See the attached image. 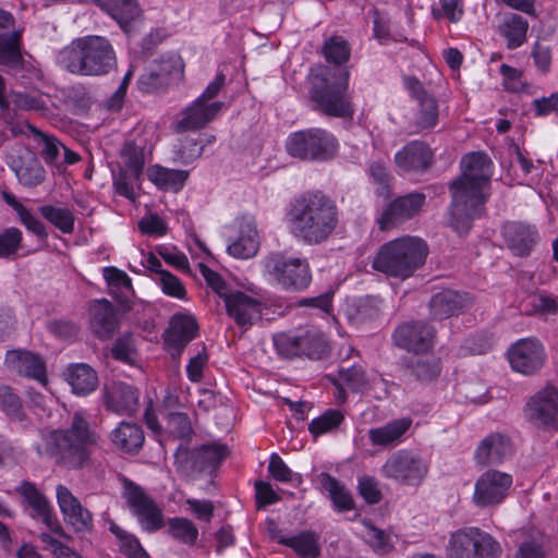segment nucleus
<instances>
[{
	"instance_id": "1",
	"label": "nucleus",
	"mask_w": 558,
	"mask_h": 558,
	"mask_svg": "<svg viewBox=\"0 0 558 558\" xmlns=\"http://www.w3.org/2000/svg\"><path fill=\"white\" fill-rule=\"evenodd\" d=\"M322 53L333 66L319 65L308 76L314 108L329 117H351L354 110L348 95L350 72L342 66L350 59V45L342 36L333 35L325 40Z\"/></svg>"
},
{
	"instance_id": "2",
	"label": "nucleus",
	"mask_w": 558,
	"mask_h": 558,
	"mask_svg": "<svg viewBox=\"0 0 558 558\" xmlns=\"http://www.w3.org/2000/svg\"><path fill=\"white\" fill-rule=\"evenodd\" d=\"M492 167L493 162L485 153H470L461 160V174L449 184V225L459 235H466L474 220L484 211L487 199L485 190L489 186Z\"/></svg>"
},
{
	"instance_id": "3",
	"label": "nucleus",
	"mask_w": 558,
	"mask_h": 558,
	"mask_svg": "<svg viewBox=\"0 0 558 558\" xmlns=\"http://www.w3.org/2000/svg\"><path fill=\"white\" fill-rule=\"evenodd\" d=\"M100 441L89 421L82 412H75L68 427L43 430L34 448L39 457L51 459L61 468L81 470L90 463Z\"/></svg>"
},
{
	"instance_id": "4",
	"label": "nucleus",
	"mask_w": 558,
	"mask_h": 558,
	"mask_svg": "<svg viewBox=\"0 0 558 558\" xmlns=\"http://www.w3.org/2000/svg\"><path fill=\"white\" fill-rule=\"evenodd\" d=\"M291 231L307 245H319L331 238L340 222L336 202L322 191L303 193L289 210Z\"/></svg>"
},
{
	"instance_id": "5",
	"label": "nucleus",
	"mask_w": 558,
	"mask_h": 558,
	"mask_svg": "<svg viewBox=\"0 0 558 558\" xmlns=\"http://www.w3.org/2000/svg\"><path fill=\"white\" fill-rule=\"evenodd\" d=\"M58 63L72 74L100 76L116 65V52L109 40L101 36L74 39L57 56Z\"/></svg>"
},
{
	"instance_id": "6",
	"label": "nucleus",
	"mask_w": 558,
	"mask_h": 558,
	"mask_svg": "<svg viewBox=\"0 0 558 558\" xmlns=\"http://www.w3.org/2000/svg\"><path fill=\"white\" fill-rule=\"evenodd\" d=\"M427 255L428 246L424 240L402 236L383 244L372 266L389 277L407 279L425 264Z\"/></svg>"
},
{
	"instance_id": "7",
	"label": "nucleus",
	"mask_w": 558,
	"mask_h": 558,
	"mask_svg": "<svg viewBox=\"0 0 558 558\" xmlns=\"http://www.w3.org/2000/svg\"><path fill=\"white\" fill-rule=\"evenodd\" d=\"M229 453L225 444L210 442L195 448L180 444L174 452V465L181 476L194 481L202 475H211Z\"/></svg>"
},
{
	"instance_id": "8",
	"label": "nucleus",
	"mask_w": 558,
	"mask_h": 558,
	"mask_svg": "<svg viewBox=\"0 0 558 558\" xmlns=\"http://www.w3.org/2000/svg\"><path fill=\"white\" fill-rule=\"evenodd\" d=\"M274 344L278 354L284 359L306 356L319 361L327 359L331 351L326 336L316 328L277 333L274 336Z\"/></svg>"
},
{
	"instance_id": "9",
	"label": "nucleus",
	"mask_w": 558,
	"mask_h": 558,
	"mask_svg": "<svg viewBox=\"0 0 558 558\" xmlns=\"http://www.w3.org/2000/svg\"><path fill=\"white\" fill-rule=\"evenodd\" d=\"M501 555L500 543L478 527H464L452 533L447 547L449 558H500Z\"/></svg>"
},
{
	"instance_id": "10",
	"label": "nucleus",
	"mask_w": 558,
	"mask_h": 558,
	"mask_svg": "<svg viewBox=\"0 0 558 558\" xmlns=\"http://www.w3.org/2000/svg\"><path fill=\"white\" fill-rule=\"evenodd\" d=\"M289 155L302 160H328L338 149L335 136L319 128L292 133L286 144Z\"/></svg>"
},
{
	"instance_id": "11",
	"label": "nucleus",
	"mask_w": 558,
	"mask_h": 558,
	"mask_svg": "<svg viewBox=\"0 0 558 558\" xmlns=\"http://www.w3.org/2000/svg\"><path fill=\"white\" fill-rule=\"evenodd\" d=\"M264 268L286 290L302 291L312 280L310 264L305 258L272 253L265 258Z\"/></svg>"
},
{
	"instance_id": "12",
	"label": "nucleus",
	"mask_w": 558,
	"mask_h": 558,
	"mask_svg": "<svg viewBox=\"0 0 558 558\" xmlns=\"http://www.w3.org/2000/svg\"><path fill=\"white\" fill-rule=\"evenodd\" d=\"M428 471V463L420 454L404 449L391 453L381 466L384 477L412 487L421 486Z\"/></svg>"
},
{
	"instance_id": "13",
	"label": "nucleus",
	"mask_w": 558,
	"mask_h": 558,
	"mask_svg": "<svg viewBox=\"0 0 558 558\" xmlns=\"http://www.w3.org/2000/svg\"><path fill=\"white\" fill-rule=\"evenodd\" d=\"M512 483L511 474L488 469L475 482L473 502L480 508L498 506L508 497Z\"/></svg>"
},
{
	"instance_id": "14",
	"label": "nucleus",
	"mask_w": 558,
	"mask_h": 558,
	"mask_svg": "<svg viewBox=\"0 0 558 558\" xmlns=\"http://www.w3.org/2000/svg\"><path fill=\"white\" fill-rule=\"evenodd\" d=\"M435 338V328L423 320L403 323L392 333V340L397 347L415 354L430 351L434 347Z\"/></svg>"
},
{
	"instance_id": "15",
	"label": "nucleus",
	"mask_w": 558,
	"mask_h": 558,
	"mask_svg": "<svg viewBox=\"0 0 558 558\" xmlns=\"http://www.w3.org/2000/svg\"><path fill=\"white\" fill-rule=\"evenodd\" d=\"M124 497L145 531L155 532L162 526L161 510L141 486L125 481Z\"/></svg>"
},
{
	"instance_id": "16",
	"label": "nucleus",
	"mask_w": 558,
	"mask_h": 558,
	"mask_svg": "<svg viewBox=\"0 0 558 558\" xmlns=\"http://www.w3.org/2000/svg\"><path fill=\"white\" fill-rule=\"evenodd\" d=\"M508 360L513 371L532 375L544 364L545 354L541 342L533 338L518 340L508 351Z\"/></svg>"
},
{
	"instance_id": "17",
	"label": "nucleus",
	"mask_w": 558,
	"mask_h": 558,
	"mask_svg": "<svg viewBox=\"0 0 558 558\" xmlns=\"http://www.w3.org/2000/svg\"><path fill=\"white\" fill-rule=\"evenodd\" d=\"M423 193L413 192L397 197L388 204L378 219L379 229L388 230L415 217L425 204Z\"/></svg>"
},
{
	"instance_id": "18",
	"label": "nucleus",
	"mask_w": 558,
	"mask_h": 558,
	"mask_svg": "<svg viewBox=\"0 0 558 558\" xmlns=\"http://www.w3.org/2000/svg\"><path fill=\"white\" fill-rule=\"evenodd\" d=\"M529 416L537 425L558 429V389L547 386L527 403Z\"/></svg>"
},
{
	"instance_id": "19",
	"label": "nucleus",
	"mask_w": 558,
	"mask_h": 558,
	"mask_svg": "<svg viewBox=\"0 0 558 558\" xmlns=\"http://www.w3.org/2000/svg\"><path fill=\"white\" fill-rule=\"evenodd\" d=\"M404 84L412 97L417 101L415 124L421 130L433 129L438 123L439 108L436 98L414 76L404 78Z\"/></svg>"
},
{
	"instance_id": "20",
	"label": "nucleus",
	"mask_w": 558,
	"mask_h": 558,
	"mask_svg": "<svg viewBox=\"0 0 558 558\" xmlns=\"http://www.w3.org/2000/svg\"><path fill=\"white\" fill-rule=\"evenodd\" d=\"M225 304L228 315L241 328L247 329L262 318V303L242 291L228 294Z\"/></svg>"
},
{
	"instance_id": "21",
	"label": "nucleus",
	"mask_w": 558,
	"mask_h": 558,
	"mask_svg": "<svg viewBox=\"0 0 558 558\" xmlns=\"http://www.w3.org/2000/svg\"><path fill=\"white\" fill-rule=\"evenodd\" d=\"M57 499L64 521L71 525L75 532L85 533L92 531V513L81 505L78 499L73 496L68 487L63 485L57 486Z\"/></svg>"
},
{
	"instance_id": "22",
	"label": "nucleus",
	"mask_w": 558,
	"mask_h": 558,
	"mask_svg": "<svg viewBox=\"0 0 558 558\" xmlns=\"http://www.w3.org/2000/svg\"><path fill=\"white\" fill-rule=\"evenodd\" d=\"M512 454V442L508 435L492 433L477 446L474 460L477 465H499Z\"/></svg>"
},
{
	"instance_id": "23",
	"label": "nucleus",
	"mask_w": 558,
	"mask_h": 558,
	"mask_svg": "<svg viewBox=\"0 0 558 558\" xmlns=\"http://www.w3.org/2000/svg\"><path fill=\"white\" fill-rule=\"evenodd\" d=\"M502 236L509 250L520 257L530 255L538 241L536 228L520 221L505 223Z\"/></svg>"
},
{
	"instance_id": "24",
	"label": "nucleus",
	"mask_w": 558,
	"mask_h": 558,
	"mask_svg": "<svg viewBox=\"0 0 558 558\" xmlns=\"http://www.w3.org/2000/svg\"><path fill=\"white\" fill-rule=\"evenodd\" d=\"M198 325L194 317L175 314L171 317L165 332V342L173 350L172 356H179L189 342L197 336Z\"/></svg>"
},
{
	"instance_id": "25",
	"label": "nucleus",
	"mask_w": 558,
	"mask_h": 558,
	"mask_svg": "<svg viewBox=\"0 0 558 558\" xmlns=\"http://www.w3.org/2000/svg\"><path fill=\"white\" fill-rule=\"evenodd\" d=\"M222 105L221 101L209 104L197 98L183 111L182 118L174 125L175 132L184 133L204 128L208 122L215 119L221 110Z\"/></svg>"
},
{
	"instance_id": "26",
	"label": "nucleus",
	"mask_w": 558,
	"mask_h": 558,
	"mask_svg": "<svg viewBox=\"0 0 558 558\" xmlns=\"http://www.w3.org/2000/svg\"><path fill=\"white\" fill-rule=\"evenodd\" d=\"M433 162L430 147L421 141H412L395 155L396 166L404 172L426 171Z\"/></svg>"
},
{
	"instance_id": "27",
	"label": "nucleus",
	"mask_w": 558,
	"mask_h": 558,
	"mask_svg": "<svg viewBox=\"0 0 558 558\" xmlns=\"http://www.w3.org/2000/svg\"><path fill=\"white\" fill-rule=\"evenodd\" d=\"M105 408L117 414H132L138 409V390L124 383H113L104 392Z\"/></svg>"
},
{
	"instance_id": "28",
	"label": "nucleus",
	"mask_w": 558,
	"mask_h": 558,
	"mask_svg": "<svg viewBox=\"0 0 558 558\" xmlns=\"http://www.w3.org/2000/svg\"><path fill=\"white\" fill-rule=\"evenodd\" d=\"M471 305L466 293L453 290H442L434 294L429 301V312L434 319H446L461 314Z\"/></svg>"
},
{
	"instance_id": "29",
	"label": "nucleus",
	"mask_w": 558,
	"mask_h": 558,
	"mask_svg": "<svg viewBox=\"0 0 558 558\" xmlns=\"http://www.w3.org/2000/svg\"><path fill=\"white\" fill-rule=\"evenodd\" d=\"M5 364L12 371L25 377L43 380L46 366L41 357L29 351L11 350L7 352Z\"/></svg>"
},
{
	"instance_id": "30",
	"label": "nucleus",
	"mask_w": 558,
	"mask_h": 558,
	"mask_svg": "<svg viewBox=\"0 0 558 558\" xmlns=\"http://www.w3.org/2000/svg\"><path fill=\"white\" fill-rule=\"evenodd\" d=\"M90 329L99 339H108L118 327L116 311L107 300L97 301L90 310Z\"/></svg>"
},
{
	"instance_id": "31",
	"label": "nucleus",
	"mask_w": 558,
	"mask_h": 558,
	"mask_svg": "<svg viewBox=\"0 0 558 558\" xmlns=\"http://www.w3.org/2000/svg\"><path fill=\"white\" fill-rule=\"evenodd\" d=\"M98 5L118 22L120 27L129 31V26L142 16L137 0H96Z\"/></svg>"
},
{
	"instance_id": "32",
	"label": "nucleus",
	"mask_w": 558,
	"mask_h": 558,
	"mask_svg": "<svg viewBox=\"0 0 558 558\" xmlns=\"http://www.w3.org/2000/svg\"><path fill=\"white\" fill-rule=\"evenodd\" d=\"M111 442L123 452L135 453L144 445L142 427L135 423L121 422L110 434Z\"/></svg>"
},
{
	"instance_id": "33",
	"label": "nucleus",
	"mask_w": 558,
	"mask_h": 558,
	"mask_svg": "<svg viewBox=\"0 0 558 558\" xmlns=\"http://www.w3.org/2000/svg\"><path fill=\"white\" fill-rule=\"evenodd\" d=\"M402 369L418 381H432L440 375V360L432 355L412 356L403 362Z\"/></svg>"
},
{
	"instance_id": "34",
	"label": "nucleus",
	"mask_w": 558,
	"mask_h": 558,
	"mask_svg": "<svg viewBox=\"0 0 558 558\" xmlns=\"http://www.w3.org/2000/svg\"><path fill=\"white\" fill-rule=\"evenodd\" d=\"M259 247L256 226L253 221H244L240 227L238 239L228 245L230 255L238 258L253 257Z\"/></svg>"
},
{
	"instance_id": "35",
	"label": "nucleus",
	"mask_w": 558,
	"mask_h": 558,
	"mask_svg": "<svg viewBox=\"0 0 558 558\" xmlns=\"http://www.w3.org/2000/svg\"><path fill=\"white\" fill-rule=\"evenodd\" d=\"M13 169L20 183L25 186L33 187L45 180V169L35 155L29 151L13 161Z\"/></svg>"
},
{
	"instance_id": "36",
	"label": "nucleus",
	"mask_w": 558,
	"mask_h": 558,
	"mask_svg": "<svg viewBox=\"0 0 558 558\" xmlns=\"http://www.w3.org/2000/svg\"><path fill=\"white\" fill-rule=\"evenodd\" d=\"M147 177L159 189L178 192L187 180L189 171L168 169L155 165L148 168Z\"/></svg>"
},
{
	"instance_id": "37",
	"label": "nucleus",
	"mask_w": 558,
	"mask_h": 558,
	"mask_svg": "<svg viewBox=\"0 0 558 558\" xmlns=\"http://www.w3.org/2000/svg\"><path fill=\"white\" fill-rule=\"evenodd\" d=\"M318 541V535L312 531H303L291 537H278V543L292 548L301 558H318L320 555Z\"/></svg>"
},
{
	"instance_id": "38",
	"label": "nucleus",
	"mask_w": 558,
	"mask_h": 558,
	"mask_svg": "<svg viewBox=\"0 0 558 558\" xmlns=\"http://www.w3.org/2000/svg\"><path fill=\"white\" fill-rule=\"evenodd\" d=\"M22 29H13L11 34L0 35V64L9 68H19L24 59L21 52Z\"/></svg>"
},
{
	"instance_id": "39",
	"label": "nucleus",
	"mask_w": 558,
	"mask_h": 558,
	"mask_svg": "<svg viewBox=\"0 0 558 558\" xmlns=\"http://www.w3.org/2000/svg\"><path fill=\"white\" fill-rule=\"evenodd\" d=\"M411 423L410 418L393 420L385 426L369 429L368 438L375 446L392 445L409 429Z\"/></svg>"
},
{
	"instance_id": "40",
	"label": "nucleus",
	"mask_w": 558,
	"mask_h": 558,
	"mask_svg": "<svg viewBox=\"0 0 558 558\" xmlns=\"http://www.w3.org/2000/svg\"><path fill=\"white\" fill-rule=\"evenodd\" d=\"M68 381L77 395H87L98 385L96 372L87 364H76L68 371Z\"/></svg>"
},
{
	"instance_id": "41",
	"label": "nucleus",
	"mask_w": 558,
	"mask_h": 558,
	"mask_svg": "<svg viewBox=\"0 0 558 558\" xmlns=\"http://www.w3.org/2000/svg\"><path fill=\"white\" fill-rule=\"evenodd\" d=\"M13 107L14 110L44 111L46 110V100L37 92H17L11 90L4 105V110Z\"/></svg>"
},
{
	"instance_id": "42",
	"label": "nucleus",
	"mask_w": 558,
	"mask_h": 558,
	"mask_svg": "<svg viewBox=\"0 0 558 558\" xmlns=\"http://www.w3.org/2000/svg\"><path fill=\"white\" fill-rule=\"evenodd\" d=\"M318 482L322 488L329 493L332 502L340 511L353 509V499L351 495L344 489L337 478L331 476L329 473L323 472L318 475Z\"/></svg>"
},
{
	"instance_id": "43",
	"label": "nucleus",
	"mask_w": 558,
	"mask_h": 558,
	"mask_svg": "<svg viewBox=\"0 0 558 558\" xmlns=\"http://www.w3.org/2000/svg\"><path fill=\"white\" fill-rule=\"evenodd\" d=\"M527 28V21L519 14H511L504 21L500 33L507 39L509 49H515L523 44Z\"/></svg>"
},
{
	"instance_id": "44",
	"label": "nucleus",
	"mask_w": 558,
	"mask_h": 558,
	"mask_svg": "<svg viewBox=\"0 0 558 558\" xmlns=\"http://www.w3.org/2000/svg\"><path fill=\"white\" fill-rule=\"evenodd\" d=\"M40 215L62 233L70 234L74 230V214L65 207L44 205L38 208Z\"/></svg>"
},
{
	"instance_id": "45",
	"label": "nucleus",
	"mask_w": 558,
	"mask_h": 558,
	"mask_svg": "<svg viewBox=\"0 0 558 558\" xmlns=\"http://www.w3.org/2000/svg\"><path fill=\"white\" fill-rule=\"evenodd\" d=\"M168 532L175 541L193 546L198 536L195 524L185 518H173L168 521Z\"/></svg>"
},
{
	"instance_id": "46",
	"label": "nucleus",
	"mask_w": 558,
	"mask_h": 558,
	"mask_svg": "<svg viewBox=\"0 0 558 558\" xmlns=\"http://www.w3.org/2000/svg\"><path fill=\"white\" fill-rule=\"evenodd\" d=\"M338 379L353 392H364L369 384L366 372L361 365L340 367L338 371Z\"/></svg>"
},
{
	"instance_id": "47",
	"label": "nucleus",
	"mask_w": 558,
	"mask_h": 558,
	"mask_svg": "<svg viewBox=\"0 0 558 558\" xmlns=\"http://www.w3.org/2000/svg\"><path fill=\"white\" fill-rule=\"evenodd\" d=\"M0 409L13 421L25 420L21 399L9 386H0Z\"/></svg>"
},
{
	"instance_id": "48",
	"label": "nucleus",
	"mask_w": 558,
	"mask_h": 558,
	"mask_svg": "<svg viewBox=\"0 0 558 558\" xmlns=\"http://www.w3.org/2000/svg\"><path fill=\"white\" fill-rule=\"evenodd\" d=\"M172 65L169 62H161L159 70H149L143 73L138 78L140 89L145 93H153L161 88L167 82V76L171 73Z\"/></svg>"
},
{
	"instance_id": "49",
	"label": "nucleus",
	"mask_w": 558,
	"mask_h": 558,
	"mask_svg": "<svg viewBox=\"0 0 558 558\" xmlns=\"http://www.w3.org/2000/svg\"><path fill=\"white\" fill-rule=\"evenodd\" d=\"M113 186L114 191L130 199H135L134 184L141 180L142 174L135 173L132 170L123 169L119 167V170L113 171Z\"/></svg>"
},
{
	"instance_id": "50",
	"label": "nucleus",
	"mask_w": 558,
	"mask_h": 558,
	"mask_svg": "<svg viewBox=\"0 0 558 558\" xmlns=\"http://www.w3.org/2000/svg\"><path fill=\"white\" fill-rule=\"evenodd\" d=\"M120 155L122 159L120 168L132 170L135 173H143L145 166L143 147H140L133 141H130L123 145Z\"/></svg>"
},
{
	"instance_id": "51",
	"label": "nucleus",
	"mask_w": 558,
	"mask_h": 558,
	"mask_svg": "<svg viewBox=\"0 0 558 558\" xmlns=\"http://www.w3.org/2000/svg\"><path fill=\"white\" fill-rule=\"evenodd\" d=\"M343 414L339 410H328L319 417L314 418L308 426L314 437L337 428L343 421Z\"/></svg>"
},
{
	"instance_id": "52",
	"label": "nucleus",
	"mask_w": 558,
	"mask_h": 558,
	"mask_svg": "<svg viewBox=\"0 0 558 558\" xmlns=\"http://www.w3.org/2000/svg\"><path fill=\"white\" fill-rule=\"evenodd\" d=\"M16 492L24 497L26 502L32 507L35 512L34 515L43 513L47 508L50 507L48 499L41 494L31 482H23Z\"/></svg>"
},
{
	"instance_id": "53",
	"label": "nucleus",
	"mask_w": 558,
	"mask_h": 558,
	"mask_svg": "<svg viewBox=\"0 0 558 558\" xmlns=\"http://www.w3.org/2000/svg\"><path fill=\"white\" fill-rule=\"evenodd\" d=\"M167 428L171 435L182 440L189 439L194 433L190 417L183 412H169Z\"/></svg>"
},
{
	"instance_id": "54",
	"label": "nucleus",
	"mask_w": 558,
	"mask_h": 558,
	"mask_svg": "<svg viewBox=\"0 0 558 558\" xmlns=\"http://www.w3.org/2000/svg\"><path fill=\"white\" fill-rule=\"evenodd\" d=\"M369 175L373 181L378 185L376 193L378 196L388 198L391 195L390 183L392 180L391 174L387 170L384 161H373L368 168Z\"/></svg>"
},
{
	"instance_id": "55",
	"label": "nucleus",
	"mask_w": 558,
	"mask_h": 558,
	"mask_svg": "<svg viewBox=\"0 0 558 558\" xmlns=\"http://www.w3.org/2000/svg\"><path fill=\"white\" fill-rule=\"evenodd\" d=\"M366 543L375 553L379 555H386L393 549L391 537L384 530L378 529L371 523L366 524Z\"/></svg>"
},
{
	"instance_id": "56",
	"label": "nucleus",
	"mask_w": 558,
	"mask_h": 558,
	"mask_svg": "<svg viewBox=\"0 0 558 558\" xmlns=\"http://www.w3.org/2000/svg\"><path fill=\"white\" fill-rule=\"evenodd\" d=\"M155 281L160 286L165 294L181 300L185 299L186 291L183 283L170 271L160 272V277H156Z\"/></svg>"
},
{
	"instance_id": "57",
	"label": "nucleus",
	"mask_w": 558,
	"mask_h": 558,
	"mask_svg": "<svg viewBox=\"0 0 558 558\" xmlns=\"http://www.w3.org/2000/svg\"><path fill=\"white\" fill-rule=\"evenodd\" d=\"M22 241V232L15 227L7 228L0 232V258L16 253Z\"/></svg>"
},
{
	"instance_id": "58",
	"label": "nucleus",
	"mask_w": 558,
	"mask_h": 558,
	"mask_svg": "<svg viewBox=\"0 0 558 558\" xmlns=\"http://www.w3.org/2000/svg\"><path fill=\"white\" fill-rule=\"evenodd\" d=\"M268 471L279 482H292L294 480L301 482V475L293 473L277 453L271 454Z\"/></svg>"
},
{
	"instance_id": "59",
	"label": "nucleus",
	"mask_w": 558,
	"mask_h": 558,
	"mask_svg": "<svg viewBox=\"0 0 558 558\" xmlns=\"http://www.w3.org/2000/svg\"><path fill=\"white\" fill-rule=\"evenodd\" d=\"M199 270L203 277L205 278L207 284L225 301L228 294H231L233 291L229 289L227 282L221 278V276L210 269L205 264H199Z\"/></svg>"
},
{
	"instance_id": "60",
	"label": "nucleus",
	"mask_w": 558,
	"mask_h": 558,
	"mask_svg": "<svg viewBox=\"0 0 558 558\" xmlns=\"http://www.w3.org/2000/svg\"><path fill=\"white\" fill-rule=\"evenodd\" d=\"M359 493L369 505L378 504L381 499V492L374 477L363 476L359 480Z\"/></svg>"
},
{
	"instance_id": "61",
	"label": "nucleus",
	"mask_w": 558,
	"mask_h": 558,
	"mask_svg": "<svg viewBox=\"0 0 558 558\" xmlns=\"http://www.w3.org/2000/svg\"><path fill=\"white\" fill-rule=\"evenodd\" d=\"M111 354L118 361L132 364L134 355L132 339L130 337L118 338L112 345Z\"/></svg>"
},
{
	"instance_id": "62",
	"label": "nucleus",
	"mask_w": 558,
	"mask_h": 558,
	"mask_svg": "<svg viewBox=\"0 0 558 558\" xmlns=\"http://www.w3.org/2000/svg\"><path fill=\"white\" fill-rule=\"evenodd\" d=\"M104 277L110 287L126 290L132 289V282L129 276L116 267L104 268Z\"/></svg>"
},
{
	"instance_id": "63",
	"label": "nucleus",
	"mask_w": 558,
	"mask_h": 558,
	"mask_svg": "<svg viewBox=\"0 0 558 558\" xmlns=\"http://www.w3.org/2000/svg\"><path fill=\"white\" fill-rule=\"evenodd\" d=\"M533 109L537 117H543L558 111V93L548 97L536 98L532 101Z\"/></svg>"
},
{
	"instance_id": "64",
	"label": "nucleus",
	"mask_w": 558,
	"mask_h": 558,
	"mask_svg": "<svg viewBox=\"0 0 558 558\" xmlns=\"http://www.w3.org/2000/svg\"><path fill=\"white\" fill-rule=\"evenodd\" d=\"M120 550L129 558H149L138 539L131 534L120 543Z\"/></svg>"
}]
</instances>
